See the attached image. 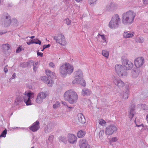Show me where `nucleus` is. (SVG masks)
<instances>
[{"instance_id": "f257e3e1", "label": "nucleus", "mask_w": 148, "mask_h": 148, "mask_svg": "<svg viewBox=\"0 0 148 148\" xmlns=\"http://www.w3.org/2000/svg\"><path fill=\"white\" fill-rule=\"evenodd\" d=\"M64 98L65 100L68 101L69 103L73 104L77 102L78 97L75 90L71 89L65 92L64 94Z\"/></svg>"}, {"instance_id": "f03ea898", "label": "nucleus", "mask_w": 148, "mask_h": 148, "mask_svg": "<svg viewBox=\"0 0 148 148\" xmlns=\"http://www.w3.org/2000/svg\"><path fill=\"white\" fill-rule=\"evenodd\" d=\"M136 14L132 11L124 13L122 16V23L124 25L131 24L134 19Z\"/></svg>"}, {"instance_id": "7ed1b4c3", "label": "nucleus", "mask_w": 148, "mask_h": 148, "mask_svg": "<svg viewBox=\"0 0 148 148\" xmlns=\"http://www.w3.org/2000/svg\"><path fill=\"white\" fill-rule=\"evenodd\" d=\"M73 71V67L72 65L66 63L61 66L59 71L62 77H65L67 75H70Z\"/></svg>"}, {"instance_id": "20e7f679", "label": "nucleus", "mask_w": 148, "mask_h": 148, "mask_svg": "<svg viewBox=\"0 0 148 148\" xmlns=\"http://www.w3.org/2000/svg\"><path fill=\"white\" fill-rule=\"evenodd\" d=\"M75 79L72 82V84H74L78 83L82 86L85 87L86 83L83 78V75L82 71L81 70H78L74 73Z\"/></svg>"}, {"instance_id": "39448f33", "label": "nucleus", "mask_w": 148, "mask_h": 148, "mask_svg": "<svg viewBox=\"0 0 148 148\" xmlns=\"http://www.w3.org/2000/svg\"><path fill=\"white\" fill-rule=\"evenodd\" d=\"M120 19L118 14L114 15L112 18L109 24V27L112 29H114L118 27Z\"/></svg>"}, {"instance_id": "423d86ee", "label": "nucleus", "mask_w": 148, "mask_h": 148, "mask_svg": "<svg viewBox=\"0 0 148 148\" xmlns=\"http://www.w3.org/2000/svg\"><path fill=\"white\" fill-rule=\"evenodd\" d=\"M115 69L119 76H123L127 75V73L122 65L118 64L116 65Z\"/></svg>"}, {"instance_id": "0eeeda50", "label": "nucleus", "mask_w": 148, "mask_h": 148, "mask_svg": "<svg viewBox=\"0 0 148 148\" xmlns=\"http://www.w3.org/2000/svg\"><path fill=\"white\" fill-rule=\"evenodd\" d=\"M2 23L4 24V27H7L9 26L11 23L10 16L8 13L3 14L2 17Z\"/></svg>"}, {"instance_id": "6e6552de", "label": "nucleus", "mask_w": 148, "mask_h": 148, "mask_svg": "<svg viewBox=\"0 0 148 148\" xmlns=\"http://www.w3.org/2000/svg\"><path fill=\"white\" fill-rule=\"evenodd\" d=\"M23 99L26 105H30L32 104L31 99L34 97V94L33 92H29L27 94H24Z\"/></svg>"}, {"instance_id": "1a4fd4ad", "label": "nucleus", "mask_w": 148, "mask_h": 148, "mask_svg": "<svg viewBox=\"0 0 148 148\" xmlns=\"http://www.w3.org/2000/svg\"><path fill=\"white\" fill-rule=\"evenodd\" d=\"M117 130V128L114 125L111 124L106 127L105 133L106 135H110L116 131Z\"/></svg>"}, {"instance_id": "9d476101", "label": "nucleus", "mask_w": 148, "mask_h": 148, "mask_svg": "<svg viewBox=\"0 0 148 148\" xmlns=\"http://www.w3.org/2000/svg\"><path fill=\"white\" fill-rule=\"evenodd\" d=\"M54 39L56 40V42L62 45H64L66 44L65 38L61 34H59L57 36H54Z\"/></svg>"}, {"instance_id": "9b49d317", "label": "nucleus", "mask_w": 148, "mask_h": 148, "mask_svg": "<svg viewBox=\"0 0 148 148\" xmlns=\"http://www.w3.org/2000/svg\"><path fill=\"white\" fill-rule=\"evenodd\" d=\"M122 64L126 70H131L133 67V64L130 61L126 59H123L121 61Z\"/></svg>"}, {"instance_id": "f8f14e48", "label": "nucleus", "mask_w": 148, "mask_h": 148, "mask_svg": "<svg viewBox=\"0 0 148 148\" xmlns=\"http://www.w3.org/2000/svg\"><path fill=\"white\" fill-rule=\"evenodd\" d=\"M113 82L114 84L119 88H121L124 86V82L118 77H114L113 78Z\"/></svg>"}, {"instance_id": "ddd939ff", "label": "nucleus", "mask_w": 148, "mask_h": 148, "mask_svg": "<svg viewBox=\"0 0 148 148\" xmlns=\"http://www.w3.org/2000/svg\"><path fill=\"white\" fill-rule=\"evenodd\" d=\"M47 96V94L43 92H42L38 93L37 95L36 102L38 103H42L43 99H45Z\"/></svg>"}, {"instance_id": "4468645a", "label": "nucleus", "mask_w": 148, "mask_h": 148, "mask_svg": "<svg viewBox=\"0 0 148 148\" xmlns=\"http://www.w3.org/2000/svg\"><path fill=\"white\" fill-rule=\"evenodd\" d=\"M144 59L142 57H139L136 58L134 61V64L137 68H139L142 66L144 63Z\"/></svg>"}, {"instance_id": "2eb2a0df", "label": "nucleus", "mask_w": 148, "mask_h": 148, "mask_svg": "<svg viewBox=\"0 0 148 148\" xmlns=\"http://www.w3.org/2000/svg\"><path fill=\"white\" fill-rule=\"evenodd\" d=\"M67 140L70 143L73 144L76 142L77 138L74 134H69L67 136Z\"/></svg>"}, {"instance_id": "dca6fc26", "label": "nucleus", "mask_w": 148, "mask_h": 148, "mask_svg": "<svg viewBox=\"0 0 148 148\" xmlns=\"http://www.w3.org/2000/svg\"><path fill=\"white\" fill-rule=\"evenodd\" d=\"M79 146L80 148H90V146L88 144L86 140L83 139L80 140Z\"/></svg>"}, {"instance_id": "f3484780", "label": "nucleus", "mask_w": 148, "mask_h": 148, "mask_svg": "<svg viewBox=\"0 0 148 148\" xmlns=\"http://www.w3.org/2000/svg\"><path fill=\"white\" fill-rule=\"evenodd\" d=\"M55 125L52 123L48 124L45 127L44 132L46 133H48L51 132L54 128Z\"/></svg>"}, {"instance_id": "a211bd4d", "label": "nucleus", "mask_w": 148, "mask_h": 148, "mask_svg": "<svg viewBox=\"0 0 148 148\" xmlns=\"http://www.w3.org/2000/svg\"><path fill=\"white\" fill-rule=\"evenodd\" d=\"M40 127L39 122L38 121L33 123L32 125L29 127V129L33 132H35L38 130Z\"/></svg>"}, {"instance_id": "6ab92c4d", "label": "nucleus", "mask_w": 148, "mask_h": 148, "mask_svg": "<svg viewBox=\"0 0 148 148\" xmlns=\"http://www.w3.org/2000/svg\"><path fill=\"white\" fill-rule=\"evenodd\" d=\"M2 47L3 52L6 54H8L10 48V46L9 44L6 43L3 44L2 45Z\"/></svg>"}, {"instance_id": "aec40b11", "label": "nucleus", "mask_w": 148, "mask_h": 148, "mask_svg": "<svg viewBox=\"0 0 148 148\" xmlns=\"http://www.w3.org/2000/svg\"><path fill=\"white\" fill-rule=\"evenodd\" d=\"M135 106L134 104H132L130 106L129 116L131 119H132L135 114Z\"/></svg>"}, {"instance_id": "412c9836", "label": "nucleus", "mask_w": 148, "mask_h": 148, "mask_svg": "<svg viewBox=\"0 0 148 148\" xmlns=\"http://www.w3.org/2000/svg\"><path fill=\"white\" fill-rule=\"evenodd\" d=\"M116 8V5L114 3H111L107 5L106 7V10L108 11H112Z\"/></svg>"}, {"instance_id": "4be33fe9", "label": "nucleus", "mask_w": 148, "mask_h": 148, "mask_svg": "<svg viewBox=\"0 0 148 148\" xmlns=\"http://www.w3.org/2000/svg\"><path fill=\"white\" fill-rule=\"evenodd\" d=\"M92 93L91 91L89 89L87 88H84L82 90V95L84 96H88Z\"/></svg>"}, {"instance_id": "5701e85b", "label": "nucleus", "mask_w": 148, "mask_h": 148, "mask_svg": "<svg viewBox=\"0 0 148 148\" xmlns=\"http://www.w3.org/2000/svg\"><path fill=\"white\" fill-rule=\"evenodd\" d=\"M140 72V70L138 69H136L132 72L131 76L133 78H136L137 77Z\"/></svg>"}, {"instance_id": "b1692460", "label": "nucleus", "mask_w": 148, "mask_h": 148, "mask_svg": "<svg viewBox=\"0 0 148 148\" xmlns=\"http://www.w3.org/2000/svg\"><path fill=\"white\" fill-rule=\"evenodd\" d=\"M129 89L127 87H126L125 89L122 93V97L123 99H126L128 98L129 94Z\"/></svg>"}, {"instance_id": "393cba45", "label": "nucleus", "mask_w": 148, "mask_h": 148, "mask_svg": "<svg viewBox=\"0 0 148 148\" xmlns=\"http://www.w3.org/2000/svg\"><path fill=\"white\" fill-rule=\"evenodd\" d=\"M77 117L79 122L81 123H84L86 122V119L84 115L81 113L78 114Z\"/></svg>"}, {"instance_id": "a878e982", "label": "nucleus", "mask_w": 148, "mask_h": 148, "mask_svg": "<svg viewBox=\"0 0 148 148\" xmlns=\"http://www.w3.org/2000/svg\"><path fill=\"white\" fill-rule=\"evenodd\" d=\"M97 40L98 41H101L103 42H106V38L105 36V35L103 34H98L96 37Z\"/></svg>"}, {"instance_id": "bb28decb", "label": "nucleus", "mask_w": 148, "mask_h": 148, "mask_svg": "<svg viewBox=\"0 0 148 148\" xmlns=\"http://www.w3.org/2000/svg\"><path fill=\"white\" fill-rule=\"evenodd\" d=\"M134 35V32L131 33L129 32H124L123 33V37L125 38H131L133 37Z\"/></svg>"}, {"instance_id": "cd10ccee", "label": "nucleus", "mask_w": 148, "mask_h": 148, "mask_svg": "<svg viewBox=\"0 0 148 148\" xmlns=\"http://www.w3.org/2000/svg\"><path fill=\"white\" fill-rule=\"evenodd\" d=\"M32 61H29L27 62L21 63L20 64V66L22 67L25 68L31 66L32 64Z\"/></svg>"}, {"instance_id": "c85d7f7f", "label": "nucleus", "mask_w": 148, "mask_h": 148, "mask_svg": "<svg viewBox=\"0 0 148 148\" xmlns=\"http://www.w3.org/2000/svg\"><path fill=\"white\" fill-rule=\"evenodd\" d=\"M45 71L46 75L48 76V78H51L54 76V73L50 70L47 69Z\"/></svg>"}, {"instance_id": "c756f323", "label": "nucleus", "mask_w": 148, "mask_h": 148, "mask_svg": "<svg viewBox=\"0 0 148 148\" xmlns=\"http://www.w3.org/2000/svg\"><path fill=\"white\" fill-rule=\"evenodd\" d=\"M85 134L86 133L84 131L80 130L77 133V136L78 138H81L84 137Z\"/></svg>"}, {"instance_id": "7c9ffc66", "label": "nucleus", "mask_w": 148, "mask_h": 148, "mask_svg": "<svg viewBox=\"0 0 148 148\" xmlns=\"http://www.w3.org/2000/svg\"><path fill=\"white\" fill-rule=\"evenodd\" d=\"M23 102V99L20 97H18L15 101V103L17 105L21 104Z\"/></svg>"}, {"instance_id": "2f4dec72", "label": "nucleus", "mask_w": 148, "mask_h": 148, "mask_svg": "<svg viewBox=\"0 0 148 148\" xmlns=\"http://www.w3.org/2000/svg\"><path fill=\"white\" fill-rule=\"evenodd\" d=\"M137 107L138 108H140L141 107L142 109L145 110H148L147 106L145 104H138L137 105Z\"/></svg>"}, {"instance_id": "473e14b6", "label": "nucleus", "mask_w": 148, "mask_h": 148, "mask_svg": "<svg viewBox=\"0 0 148 148\" xmlns=\"http://www.w3.org/2000/svg\"><path fill=\"white\" fill-rule=\"evenodd\" d=\"M98 122L99 124L102 126H105L106 123V122L105 121L102 119H99Z\"/></svg>"}, {"instance_id": "72a5a7b5", "label": "nucleus", "mask_w": 148, "mask_h": 148, "mask_svg": "<svg viewBox=\"0 0 148 148\" xmlns=\"http://www.w3.org/2000/svg\"><path fill=\"white\" fill-rule=\"evenodd\" d=\"M60 142H62L66 144L67 142L66 138L64 136H61L59 137Z\"/></svg>"}, {"instance_id": "f704fd0d", "label": "nucleus", "mask_w": 148, "mask_h": 148, "mask_svg": "<svg viewBox=\"0 0 148 148\" xmlns=\"http://www.w3.org/2000/svg\"><path fill=\"white\" fill-rule=\"evenodd\" d=\"M45 83L47 84L49 86H51L53 84V81L51 78L48 79L47 81H45Z\"/></svg>"}, {"instance_id": "c9c22d12", "label": "nucleus", "mask_w": 148, "mask_h": 148, "mask_svg": "<svg viewBox=\"0 0 148 148\" xmlns=\"http://www.w3.org/2000/svg\"><path fill=\"white\" fill-rule=\"evenodd\" d=\"M103 55L104 57L108 58L109 56V52L105 50H103L102 51Z\"/></svg>"}, {"instance_id": "e433bc0d", "label": "nucleus", "mask_w": 148, "mask_h": 148, "mask_svg": "<svg viewBox=\"0 0 148 148\" xmlns=\"http://www.w3.org/2000/svg\"><path fill=\"white\" fill-rule=\"evenodd\" d=\"M60 106V102L58 101H57L53 105V107L54 109H56L57 108H58Z\"/></svg>"}, {"instance_id": "4c0bfd02", "label": "nucleus", "mask_w": 148, "mask_h": 148, "mask_svg": "<svg viewBox=\"0 0 148 148\" xmlns=\"http://www.w3.org/2000/svg\"><path fill=\"white\" fill-rule=\"evenodd\" d=\"M7 130L5 129L4 130L2 133L1 135H0V137H5L7 134Z\"/></svg>"}, {"instance_id": "58836bf2", "label": "nucleus", "mask_w": 148, "mask_h": 148, "mask_svg": "<svg viewBox=\"0 0 148 148\" xmlns=\"http://www.w3.org/2000/svg\"><path fill=\"white\" fill-rule=\"evenodd\" d=\"M53 136L52 135L49 136L48 138V140L46 141V142L47 143H48V141L49 142H51L53 140Z\"/></svg>"}, {"instance_id": "ea45409f", "label": "nucleus", "mask_w": 148, "mask_h": 148, "mask_svg": "<svg viewBox=\"0 0 148 148\" xmlns=\"http://www.w3.org/2000/svg\"><path fill=\"white\" fill-rule=\"evenodd\" d=\"M104 134V131L103 130H101L99 133V138L101 139L103 135Z\"/></svg>"}, {"instance_id": "a19ab883", "label": "nucleus", "mask_w": 148, "mask_h": 148, "mask_svg": "<svg viewBox=\"0 0 148 148\" xmlns=\"http://www.w3.org/2000/svg\"><path fill=\"white\" fill-rule=\"evenodd\" d=\"M64 22L67 25H69L71 24V21L69 20V19L68 18L66 19L65 20Z\"/></svg>"}, {"instance_id": "79ce46f5", "label": "nucleus", "mask_w": 148, "mask_h": 148, "mask_svg": "<svg viewBox=\"0 0 148 148\" xmlns=\"http://www.w3.org/2000/svg\"><path fill=\"white\" fill-rule=\"evenodd\" d=\"M23 49L24 48H22L21 47H18L16 50V53H19L21 51L23 50Z\"/></svg>"}, {"instance_id": "37998d69", "label": "nucleus", "mask_w": 148, "mask_h": 148, "mask_svg": "<svg viewBox=\"0 0 148 148\" xmlns=\"http://www.w3.org/2000/svg\"><path fill=\"white\" fill-rule=\"evenodd\" d=\"M34 40H36V41H34V44H38L40 45H41V42L39 40L34 39Z\"/></svg>"}, {"instance_id": "c03bdc74", "label": "nucleus", "mask_w": 148, "mask_h": 148, "mask_svg": "<svg viewBox=\"0 0 148 148\" xmlns=\"http://www.w3.org/2000/svg\"><path fill=\"white\" fill-rule=\"evenodd\" d=\"M97 0H89V2L90 5L94 4Z\"/></svg>"}, {"instance_id": "a18cd8bd", "label": "nucleus", "mask_w": 148, "mask_h": 148, "mask_svg": "<svg viewBox=\"0 0 148 148\" xmlns=\"http://www.w3.org/2000/svg\"><path fill=\"white\" fill-rule=\"evenodd\" d=\"M138 42L140 43H143L144 41V39L142 37L139 38H138Z\"/></svg>"}, {"instance_id": "49530a36", "label": "nucleus", "mask_w": 148, "mask_h": 148, "mask_svg": "<svg viewBox=\"0 0 148 148\" xmlns=\"http://www.w3.org/2000/svg\"><path fill=\"white\" fill-rule=\"evenodd\" d=\"M49 65L50 67L53 68H54L55 67V65H54V64L51 62L49 63Z\"/></svg>"}, {"instance_id": "de8ad7c7", "label": "nucleus", "mask_w": 148, "mask_h": 148, "mask_svg": "<svg viewBox=\"0 0 148 148\" xmlns=\"http://www.w3.org/2000/svg\"><path fill=\"white\" fill-rule=\"evenodd\" d=\"M42 80L44 81L45 83V81H47L48 78L45 76H42L41 78Z\"/></svg>"}, {"instance_id": "09e8293b", "label": "nucleus", "mask_w": 148, "mask_h": 148, "mask_svg": "<svg viewBox=\"0 0 148 148\" xmlns=\"http://www.w3.org/2000/svg\"><path fill=\"white\" fill-rule=\"evenodd\" d=\"M50 45L49 44H48L47 45H44L43 46V49H45L46 48H49L50 47Z\"/></svg>"}, {"instance_id": "8fccbe9b", "label": "nucleus", "mask_w": 148, "mask_h": 148, "mask_svg": "<svg viewBox=\"0 0 148 148\" xmlns=\"http://www.w3.org/2000/svg\"><path fill=\"white\" fill-rule=\"evenodd\" d=\"M117 140V138L116 137H113L111 139V141L112 142H115Z\"/></svg>"}, {"instance_id": "3c124183", "label": "nucleus", "mask_w": 148, "mask_h": 148, "mask_svg": "<svg viewBox=\"0 0 148 148\" xmlns=\"http://www.w3.org/2000/svg\"><path fill=\"white\" fill-rule=\"evenodd\" d=\"M33 65V66H37V65L38 64V62H32V63Z\"/></svg>"}, {"instance_id": "603ef678", "label": "nucleus", "mask_w": 148, "mask_h": 148, "mask_svg": "<svg viewBox=\"0 0 148 148\" xmlns=\"http://www.w3.org/2000/svg\"><path fill=\"white\" fill-rule=\"evenodd\" d=\"M37 54L38 56H40L41 57H42L43 56V53H42L37 51Z\"/></svg>"}, {"instance_id": "864d4df0", "label": "nucleus", "mask_w": 148, "mask_h": 148, "mask_svg": "<svg viewBox=\"0 0 148 148\" xmlns=\"http://www.w3.org/2000/svg\"><path fill=\"white\" fill-rule=\"evenodd\" d=\"M34 41H32V40H31V41H29V42H27V43L28 45H30L32 44H34Z\"/></svg>"}, {"instance_id": "5fc2aeb1", "label": "nucleus", "mask_w": 148, "mask_h": 148, "mask_svg": "<svg viewBox=\"0 0 148 148\" xmlns=\"http://www.w3.org/2000/svg\"><path fill=\"white\" fill-rule=\"evenodd\" d=\"M143 1L144 4H148V0H143Z\"/></svg>"}, {"instance_id": "6e6d98bb", "label": "nucleus", "mask_w": 148, "mask_h": 148, "mask_svg": "<svg viewBox=\"0 0 148 148\" xmlns=\"http://www.w3.org/2000/svg\"><path fill=\"white\" fill-rule=\"evenodd\" d=\"M16 77V74L15 73H14L12 75V77L10 78L11 79H14Z\"/></svg>"}, {"instance_id": "4d7b16f0", "label": "nucleus", "mask_w": 148, "mask_h": 148, "mask_svg": "<svg viewBox=\"0 0 148 148\" xmlns=\"http://www.w3.org/2000/svg\"><path fill=\"white\" fill-rule=\"evenodd\" d=\"M8 69L6 67H5L4 69V71L5 73H7L8 71Z\"/></svg>"}, {"instance_id": "13d9d810", "label": "nucleus", "mask_w": 148, "mask_h": 148, "mask_svg": "<svg viewBox=\"0 0 148 148\" xmlns=\"http://www.w3.org/2000/svg\"><path fill=\"white\" fill-rule=\"evenodd\" d=\"M37 66H33V70L34 71H36L37 69Z\"/></svg>"}, {"instance_id": "bf43d9fd", "label": "nucleus", "mask_w": 148, "mask_h": 148, "mask_svg": "<svg viewBox=\"0 0 148 148\" xmlns=\"http://www.w3.org/2000/svg\"><path fill=\"white\" fill-rule=\"evenodd\" d=\"M62 103L64 106H66L67 104L65 102H62Z\"/></svg>"}, {"instance_id": "052dcab7", "label": "nucleus", "mask_w": 148, "mask_h": 148, "mask_svg": "<svg viewBox=\"0 0 148 148\" xmlns=\"http://www.w3.org/2000/svg\"><path fill=\"white\" fill-rule=\"evenodd\" d=\"M142 125H143L142 124H140V125H138L136 124V126L137 127H139L141 126Z\"/></svg>"}, {"instance_id": "680f3d73", "label": "nucleus", "mask_w": 148, "mask_h": 148, "mask_svg": "<svg viewBox=\"0 0 148 148\" xmlns=\"http://www.w3.org/2000/svg\"><path fill=\"white\" fill-rule=\"evenodd\" d=\"M35 37L34 36H32L30 37V38L32 39H33Z\"/></svg>"}, {"instance_id": "e2e57ef3", "label": "nucleus", "mask_w": 148, "mask_h": 148, "mask_svg": "<svg viewBox=\"0 0 148 148\" xmlns=\"http://www.w3.org/2000/svg\"><path fill=\"white\" fill-rule=\"evenodd\" d=\"M67 107L69 108L72 109L73 108V107H69V106H67Z\"/></svg>"}, {"instance_id": "0e129e2a", "label": "nucleus", "mask_w": 148, "mask_h": 148, "mask_svg": "<svg viewBox=\"0 0 148 148\" xmlns=\"http://www.w3.org/2000/svg\"><path fill=\"white\" fill-rule=\"evenodd\" d=\"M82 0H75L77 2H79L81 1Z\"/></svg>"}, {"instance_id": "69168bd1", "label": "nucleus", "mask_w": 148, "mask_h": 148, "mask_svg": "<svg viewBox=\"0 0 148 148\" xmlns=\"http://www.w3.org/2000/svg\"><path fill=\"white\" fill-rule=\"evenodd\" d=\"M147 120L148 121V115H147Z\"/></svg>"}, {"instance_id": "338daca9", "label": "nucleus", "mask_w": 148, "mask_h": 148, "mask_svg": "<svg viewBox=\"0 0 148 148\" xmlns=\"http://www.w3.org/2000/svg\"><path fill=\"white\" fill-rule=\"evenodd\" d=\"M44 49H43H43H42V50H41V51H44Z\"/></svg>"}, {"instance_id": "774afa93", "label": "nucleus", "mask_w": 148, "mask_h": 148, "mask_svg": "<svg viewBox=\"0 0 148 148\" xmlns=\"http://www.w3.org/2000/svg\"><path fill=\"white\" fill-rule=\"evenodd\" d=\"M31 148H34V147H32Z\"/></svg>"}]
</instances>
